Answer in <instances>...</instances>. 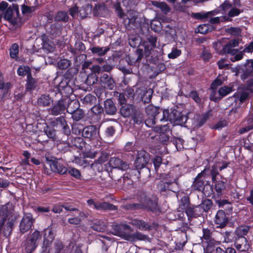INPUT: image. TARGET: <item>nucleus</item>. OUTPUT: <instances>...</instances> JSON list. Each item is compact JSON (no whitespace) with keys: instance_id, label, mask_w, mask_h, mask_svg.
<instances>
[{"instance_id":"774afa93","label":"nucleus","mask_w":253,"mask_h":253,"mask_svg":"<svg viewBox=\"0 0 253 253\" xmlns=\"http://www.w3.org/2000/svg\"><path fill=\"white\" fill-rule=\"evenodd\" d=\"M114 6L118 16H119L121 18H122L124 15V13L123 12V10L121 7L120 4L119 3H116L114 5Z\"/></svg>"},{"instance_id":"1a4fd4ad","label":"nucleus","mask_w":253,"mask_h":253,"mask_svg":"<svg viewBox=\"0 0 253 253\" xmlns=\"http://www.w3.org/2000/svg\"><path fill=\"white\" fill-rule=\"evenodd\" d=\"M203 236L201 238L202 243L205 246L206 244L207 248H211L218 245L220 242L215 241L212 237V232L208 228H203Z\"/></svg>"},{"instance_id":"8fccbe9b","label":"nucleus","mask_w":253,"mask_h":253,"mask_svg":"<svg viewBox=\"0 0 253 253\" xmlns=\"http://www.w3.org/2000/svg\"><path fill=\"white\" fill-rule=\"evenodd\" d=\"M36 243H33L31 240H28L27 242L25 249L27 253H31L37 248Z\"/></svg>"},{"instance_id":"7ed1b4c3","label":"nucleus","mask_w":253,"mask_h":253,"mask_svg":"<svg viewBox=\"0 0 253 253\" xmlns=\"http://www.w3.org/2000/svg\"><path fill=\"white\" fill-rule=\"evenodd\" d=\"M131 227L126 224L120 225L116 226L115 235L119 236L126 240L135 242L137 240H145L147 236L139 232L129 233L126 232L129 231Z\"/></svg>"},{"instance_id":"9d476101","label":"nucleus","mask_w":253,"mask_h":253,"mask_svg":"<svg viewBox=\"0 0 253 253\" xmlns=\"http://www.w3.org/2000/svg\"><path fill=\"white\" fill-rule=\"evenodd\" d=\"M79 107V102L76 100L71 101L67 107V112L72 114V118L76 121L81 120L84 116V112Z\"/></svg>"},{"instance_id":"393cba45","label":"nucleus","mask_w":253,"mask_h":253,"mask_svg":"<svg viewBox=\"0 0 253 253\" xmlns=\"http://www.w3.org/2000/svg\"><path fill=\"white\" fill-rule=\"evenodd\" d=\"M104 109L107 114L113 115L117 112V108L111 99H107L104 102Z\"/></svg>"},{"instance_id":"f704fd0d","label":"nucleus","mask_w":253,"mask_h":253,"mask_svg":"<svg viewBox=\"0 0 253 253\" xmlns=\"http://www.w3.org/2000/svg\"><path fill=\"white\" fill-rule=\"evenodd\" d=\"M27 83L26 89L29 91H31L35 88L37 86V83L35 79L31 77V75H28L27 77Z\"/></svg>"},{"instance_id":"2eb2a0df","label":"nucleus","mask_w":253,"mask_h":253,"mask_svg":"<svg viewBox=\"0 0 253 253\" xmlns=\"http://www.w3.org/2000/svg\"><path fill=\"white\" fill-rule=\"evenodd\" d=\"M51 124L53 126L62 129L63 132L66 135H70L71 133L70 129L63 116L56 118L55 120L51 122Z\"/></svg>"},{"instance_id":"20e7f679","label":"nucleus","mask_w":253,"mask_h":253,"mask_svg":"<svg viewBox=\"0 0 253 253\" xmlns=\"http://www.w3.org/2000/svg\"><path fill=\"white\" fill-rule=\"evenodd\" d=\"M139 208L147 209L153 212H157L160 211L158 205L157 199L156 197L150 198L145 193L141 195L139 199Z\"/></svg>"},{"instance_id":"5701e85b","label":"nucleus","mask_w":253,"mask_h":253,"mask_svg":"<svg viewBox=\"0 0 253 253\" xmlns=\"http://www.w3.org/2000/svg\"><path fill=\"white\" fill-rule=\"evenodd\" d=\"M120 112L121 115L124 117H129L133 115L134 113V108L132 105L125 104L122 105Z\"/></svg>"},{"instance_id":"ddd939ff","label":"nucleus","mask_w":253,"mask_h":253,"mask_svg":"<svg viewBox=\"0 0 253 253\" xmlns=\"http://www.w3.org/2000/svg\"><path fill=\"white\" fill-rule=\"evenodd\" d=\"M66 110H67V107L65 101L63 100H59L56 103L53 105L52 107L49 108L48 111L50 114L57 116L62 114H65Z\"/></svg>"},{"instance_id":"338daca9","label":"nucleus","mask_w":253,"mask_h":253,"mask_svg":"<svg viewBox=\"0 0 253 253\" xmlns=\"http://www.w3.org/2000/svg\"><path fill=\"white\" fill-rule=\"evenodd\" d=\"M153 162L155 167V170H157L162 163V158L160 156H156L154 158Z\"/></svg>"},{"instance_id":"09e8293b","label":"nucleus","mask_w":253,"mask_h":253,"mask_svg":"<svg viewBox=\"0 0 253 253\" xmlns=\"http://www.w3.org/2000/svg\"><path fill=\"white\" fill-rule=\"evenodd\" d=\"M42 236L40 232L37 230L35 231L29 238V240H31V242L33 243H36V245H38V241L41 239Z\"/></svg>"},{"instance_id":"c85d7f7f","label":"nucleus","mask_w":253,"mask_h":253,"mask_svg":"<svg viewBox=\"0 0 253 253\" xmlns=\"http://www.w3.org/2000/svg\"><path fill=\"white\" fill-rule=\"evenodd\" d=\"M223 239V242L226 243H232L234 242L236 238L235 232L233 233L231 231H225L222 234Z\"/></svg>"},{"instance_id":"a18cd8bd","label":"nucleus","mask_w":253,"mask_h":253,"mask_svg":"<svg viewBox=\"0 0 253 253\" xmlns=\"http://www.w3.org/2000/svg\"><path fill=\"white\" fill-rule=\"evenodd\" d=\"M212 203L210 199L205 200L200 205L201 208L205 211H208L212 207Z\"/></svg>"},{"instance_id":"0e129e2a","label":"nucleus","mask_w":253,"mask_h":253,"mask_svg":"<svg viewBox=\"0 0 253 253\" xmlns=\"http://www.w3.org/2000/svg\"><path fill=\"white\" fill-rule=\"evenodd\" d=\"M229 115L233 116L234 118H238L241 115V111L240 108H236L232 109L229 113Z\"/></svg>"},{"instance_id":"a19ab883","label":"nucleus","mask_w":253,"mask_h":253,"mask_svg":"<svg viewBox=\"0 0 253 253\" xmlns=\"http://www.w3.org/2000/svg\"><path fill=\"white\" fill-rule=\"evenodd\" d=\"M17 73L19 76H24L27 75H31L30 69L28 66H21L17 70Z\"/></svg>"},{"instance_id":"412c9836","label":"nucleus","mask_w":253,"mask_h":253,"mask_svg":"<svg viewBox=\"0 0 253 253\" xmlns=\"http://www.w3.org/2000/svg\"><path fill=\"white\" fill-rule=\"evenodd\" d=\"M223 51L224 53H229L231 55H235L234 57L231 58V60L233 62H235L236 61H239L241 60L243 58V54L241 53H239L236 54L238 52L237 49H234L231 47V46H229L228 47H227V44H225L223 47Z\"/></svg>"},{"instance_id":"58836bf2","label":"nucleus","mask_w":253,"mask_h":253,"mask_svg":"<svg viewBox=\"0 0 253 253\" xmlns=\"http://www.w3.org/2000/svg\"><path fill=\"white\" fill-rule=\"evenodd\" d=\"M98 77L94 74H89L85 81V84L88 85H92L97 83Z\"/></svg>"},{"instance_id":"4c0bfd02","label":"nucleus","mask_w":253,"mask_h":253,"mask_svg":"<svg viewBox=\"0 0 253 253\" xmlns=\"http://www.w3.org/2000/svg\"><path fill=\"white\" fill-rule=\"evenodd\" d=\"M232 86H224L218 90V93L221 97H223L233 91Z\"/></svg>"},{"instance_id":"69168bd1","label":"nucleus","mask_w":253,"mask_h":253,"mask_svg":"<svg viewBox=\"0 0 253 253\" xmlns=\"http://www.w3.org/2000/svg\"><path fill=\"white\" fill-rule=\"evenodd\" d=\"M74 145L77 148L83 147L84 145L83 139L81 137H76L74 141Z\"/></svg>"},{"instance_id":"4d7b16f0","label":"nucleus","mask_w":253,"mask_h":253,"mask_svg":"<svg viewBox=\"0 0 253 253\" xmlns=\"http://www.w3.org/2000/svg\"><path fill=\"white\" fill-rule=\"evenodd\" d=\"M143 45L144 47V54L147 57L149 56L151 53L152 50L155 47H151V45H149V42H144Z\"/></svg>"},{"instance_id":"de8ad7c7","label":"nucleus","mask_w":253,"mask_h":253,"mask_svg":"<svg viewBox=\"0 0 253 253\" xmlns=\"http://www.w3.org/2000/svg\"><path fill=\"white\" fill-rule=\"evenodd\" d=\"M181 53V50L178 49L176 47H173L171 51L168 54V57L170 59H174L179 56Z\"/></svg>"},{"instance_id":"aec40b11","label":"nucleus","mask_w":253,"mask_h":253,"mask_svg":"<svg viewBox=\"0 0 253 253\" xmlns=\"http://www.w3.org/2000/svg\"><path fill=\"white\" fill-rule=\"evenodd\" d=\"M234 245L236 248L240 252L248 251L250 249V245L246 238L241 239L236 238L234 241Z\"/></svg>"},{"instance_id":"6ab92c4d","label":"nucleus","mask_w":253,"mask_h":253,"mask_svg":"<svg viewBox=\"0 0 253 253\" xmlns=\"http://www.w3.org/2000/svg\"><path fill=\"white\" fill-rule=\"evenodd\" d=\"M101 85L104 88L113 89L115 87V82L113 79L107 74H104L100 78Z\"/></svg>"},{"instance_id":"39448f33","label":"nucleus","mask_w":253,"mask_h":253,"mask_svg":"<svg viewBox=\"0 0 253 253\" xmlns=\"http://www.w3.org/2000/svg\"><path fill=\"white\" fill-rule=\"evenodd\" d=\"M16 219V216L11 212L8 213L0 221V233L2 232L4 236L10 235Z\"/></svg>"},{"instance_id":"603ef678","label":"nucleus","mask_w":253,"mask_h":253,"mask_svg":"<svg viewBox=\"0 0 253 253\" xmlns=\"http://www.w3.org/2000/svg\"><path fill=\"white\" fill-rule=\"evenodd\" d=\"M210 26L209 24L200 25L197 29V32L202 34H205L209 31Z\"/></svg>"},{"instance_id":"c03bdc74","label":"nucleus","mask_w":253,"mask_h":253,"mask_svg":"<svg viewBox=\"0 0 253 253\" xmlns=\"http://www.w3.org/2000/svg\"><path fill=\"white\" fill-rule=\"evenodd\" d=\"M70 61L66 59H62L58 62V67L59 69L64 70L70 66Z\"/></svg>"},{"instance_id":"e2e57ef3","label":"nucleus","mask_w":253,"mask_h":253,"mask_svg":"<svg viewBox=\"0 0 253 253\" xmlns=\"http://www.w3.org/2000/svg\"><path fill=\"white\" fill-rule=\"evenodd\" d=\"M219 7L224 11H226L229 9H231L232 7V5L229 0H225Z\"/></svg>"},{"instance_id":"0eeeda50","label":"nucleus","mask_w":253,"mask_h":253,"mask_svg":"<svg viewBox=\"0 0 253 253\" xmlns=\"http://www.w3.org/2000/svg\"><path fill=\"white\" fill-rule=\"evenodd\" d=\"M4 19L8 21L11 24L19 26L21 22V18L19 17L18 8L16 6H9L4 13Z\"/></svg>"},{"instance_id":"5fc2aeb1","label":"nucleus","mask_w":253,"mask_h":253,"mask_svg":"<svg viewBox=\"0 0 253 253\" xmlns=\"http://www.w3.org/2000/svg\"><path fill=\"white\" fill-rule=\"evenodd\" d=\"M130 46L132 47H135L140 43V40L139 37H131L129 39L128 41Z\"/></svg>"},{"instance_id":"49530a36","label":"nucleus","mask_w":253,"mask_h":253,"mask_svg":"<svg viewBox=\"0 0 253 253\" xmlns=\"http://www.w3.org/2000/svg\"><path fill=\"white\" fill-rule=\"evenodd\" d=\"M19 52V45L17 43H14L10 48V55L12 58L17 57Z\"/></svg>"},{"instance_id":"6e6d98bb","label":"nucleus","mask_w":253,"mask_h":253,"mask_svg":"<svg viewBox=\"0 0 253 253\" xmlns=\"http://www.w3.org/2000/svg\"><path fill=\"white\" fill-rule=\"evenodd\" d=\"M151 27L155 32H159L161 30V23L157 20H153L151 23Z\"/></svg>"},{"instance_id":"cd10ccee","label":"nucleus","mask_w":253,"mask_h":253,"mask_svg":"<svg viewBox=\"0 0 253 253\" xmlns=\"http://www.w3.org/2000/svg\"><path fill=\"white\" fill-rule=\"evenodd\" d=\"M117 210V207L107 202H99L98 205V211H115Z\"/></svg>"},{"instance_id":"864d4df0","label":"nucleus","mask_w":253,"mask_h":253,"mask_svg":"<svg viewBox=\"0 0 253 253\" xmlns=\"http://www.w3.org/2000/svg\"><path fill=\"white\" fill-rule=\"evenodd\" d=\"M218 164H215L212 166L211 169V175L212 181H214L216 179V176L218 174Z\"/></svg>"},{"instance_id":"680f3d73","label":"nucleus","mask_w":253,"mask_h":253,"mask_svg":"<svg viewBox=\"0 0 253 253\" xmlns=\"http://www.w3.org/2000/svg\"><path fill=\"white\" fill-rule=\"evenodd\" d=\"M69 14L73 18H76L79 14V10L78 7L75 5L69 10Z\"/></svg>"},{"instance_id":"c756f323","label":"nucleus","mask_w":253,"mask_h":253,"mask_svg":"<svg viewBox=\"0 0 253 253\" xmlns=\"http://www.w3.org/2000/svg\"><path fill=\"white\" fill-rule=\"evenodd\" d=\"M110 48L107 47L94 46L90 48L91 52L98 56L104 55Z\"/></svg>"},{"instance_id":"7c9ffc66","label":"nucleus","mask_w":253,"mask_h":253,"mask_svg":"<svg viewBox=\"0 0 253 253\" xmlns=\"http://www.w3.org/2000/svg\"><path fill=\"white\" fill-rule=\"evenodd\" d=\"M92 228L95 231L104 232L106 229V225L102 221L96 220L93 222Z\"/></svg>"},{"instance_id":"dca6fc26","label":"nucleus","mask_w":253,"mask_h":253,"mask_svg":"<svg viewBox=\"0 0 253 253\" xmlns=\"http://www.w3.org/2000/svg\"><path fill=\"white\" fill-rule=\"evenodd\" d=\"M82 135L89 140L97 139L99 136V131L94 126H90L83 129Z\"/></svg>"},{"instance_id":"a878e982","label":"nucleus","mask_w":253,"mask_h":253,"mask_svg":"<svg viewBox=\"0 0 253 253\" xmlns=\"http://www.w3.org/2000/svg\"><path fill=\"white\" fill-rule=\"evenodd\" d=\"M52 102L53 100L49 95L43 94L38 99L37 103L39 106L45 107L49 106Z\"/></svg>"},{"instance_id":"b1692460","label":"nucleus","mask_w":253,"mask_h":253,"mask_svg":"<svg viewBox=\"0 0 253 253\" xmlns=\"http://www.w3.org/2000/svg\"><path fill=\"white\" fill-rule=\"evenodd\" d=\"M250 228L251 227L248 225H241L238 226L235 230L236 238H238V239L246 238L245 236L248 234Z\"/></svg>"},{"instance_id":"72a5a7b5","label":"nucleus","mask_w":253,"mask_h":253,"mask_svg":"<svg viewBox=\"0 0 253 253\" xmlns=\"http://www.w3.org/2000/svg\"><path fill=\"white\" fill-rule=\"evenodd\" d=\"M92 11V6L90 4H86L84 6L82 7L79 10V15L82 18L87 17L90 14Z\"/></svg>"},{"instance_id":"f3484780","label":"nucleus","mask_w":253,"mask_h":253,"mask_svg":"<svg viewBox=\"0 0 253 253\" xmlns=\"http://www.w3.org/2000/svg\"><path fill=\"white\" fill-rule=\"evenodd\" d=\"M137 92L141 94V99L144 102L149 103L151 99L153 90L150 88H148L143 86L140 87Z\"/></svg>"},{"instance_id":"37998d69","label":"nucleus","mask_w":253,"mask_h":253,"mask_svg":"<svg viewBox=\"0 0 253 253\" xmlns=\"http://www.w3.org/2000/svg\"><path fill=\"white\" fill-rule=\"evenodd\" d=\"M177 181V179H174L173 181L166 182L165 185V190L168 189L175 192L176 188L173 186H178Z\"/></svg>"},{"instance_id":"2f4dec72","label":"nucleus","mask_w":253,"mask_h":253,"mask_svg":"<svg viewBox=\"0 0 253 253\" xmlns=\"http://www.w3.org/2000/svg\"><path fill=\"white\" fill-rule=\"evenodd\" d=\"M69 16L67 12L60 11L56 13L54 17V20L56 21L66 22L68 21Z\"/></svg>"},{"instance_id":"bb28decb","label":"nucleus","mask_w":253,"mask_h":253,"mask_svg":"<svg viewBox=\"0 0 253 253\" xmlns=\"http://www.w3.org/2000/svg\"><path fill=\"white\" fill-rule=\"evenodd\" d=\"M152 4L160 9L161 11L165 14L168 13L169 12L170 9L168 5L165 2H159L158 1H152Z\"/></svg>"},{"instance_id":"4be33fe9","label":"nucleus","mask_w":253,"mask_h":253,"mask_svg":"<svg viewBox=\"0 0 253 253\" xmlns=\"http://www.w3.org/2000/svg\"><path fill=\"white\" fill-rule=\"evenodd\" d=\"M50 167L53 172H57L60 174H65L68 171L67 169L58 161L51 162Z\"/></svg>"},{"instance_id":"bf43d9fd","label":"nucleus","mask_w":253,"mask_h":253,"mask_svg":"<svg viewBox=\"0 0 253 253\" xmlns=\"http://www.w3.org/2000/svg\"><path fill=\"white\" fill-rule=\"evenodd\" d=\"M143 49H137L136 51V54L137 55V57L135 60L132 61H131L130 64H136L137 63L139 62L143 57Z\"/></svg>"},{"instance_id":"79ce46f5","label":"nucleus","mask_w":253,"mask_h":253,"mask_svg":"<svg viewBox=\"0 0 253 253\" xmlns=\"http://www.w3.org/2000/svg\"><path fill=\"white\" fill-rule=\"evenodd\" d=\"M154 130L160 133H165L170 131V126L168 125L163 126H156L154 127Z\"/></svg>"},{"instance_id":"f03ea898","label":"nucleus","mask_w":253,"mask_h":253,"mask_svg":"<svg viewBox=\"0 0 253 253\" xmlns=\"http://www.w3.org/2000/svg\"><path fill=\"white\" fill-rule=\"evenodd\" d=\"M146 112L150 118L145 121V124L147 126L149 125H154L158 121H164L168 116V110L160 109L152 105H149L146 108Z\"/></svg>"},{"instance_id":"473e14b6","label":"nucleus","mask_w":253,"mask_h":253,"mask_svg":"<svg viewBox=\"0 0 253 253\" xmlns=\"http://www.w3.org/2000/svg\"><path fill=\"white\" fill-rule=\"evenodd\" d=\"M217 13V12L215 10L209 11L208 12H199L193 13L194 17L197 19H202L207 18L211 16H213Z\"/></svg>"},{"instance_id":"f257e3e1","label":"nucleus","mask_w":253,"mask_h":253,"mask_svg":"<svg viewBox=\"0 0 253 253\" xmlns=\"http://www.w3.org/2000/svg\"><path fill=\"white\" fill-rule=\"evenodd\" d=\"M54 238L53 231L50 228L43 230V241L42 253H60L63 248L61 242L56 241L52 243Z\"/></svg>"},{"instance_id":"ea45409f","label":"nucleus","mask_w":253,"mask_h":253,"mask_svg":"<svg viewBox=\"0 0 253 253\" xmlns=\"http://www.w3.org/2000/svg\"><path fill=\"white\" fill-rule=\"evenodd\" d=\"M225 188V185L223 181H217L215 185V189L217 196H221L222 194V191Z\"/></svg>"},{"instance_id":"e433bc0d","label":"nucleus","mask_w":253,"mask_h":253,"mask_svg":"<svg viewBox=\"0 0 253 253\" xmlns=\"http://www.w3.org/2000/svg\"><path fill=\"white\" fill-rule=\"evenodd\" d=\"M190 202L187 196H183L180 200L179 205V211H184L189 206Z\"/></svg>"},{"instance_id":"f8f14e48","label":"nucleus","mask_w":253,"mask_h":253,"mask_svg":"<svg viewBox=\"0 0 253 253\" xmlns=\"http://www.w3.org/2000/svg\"><path fill=\"white\" fill-rule=\"evenodd\" d=\"M213 222L216 228H224L228 222V218L224 211L221 210H218L214 216Z\"/></svg>"},{"instance_id":"423d86ee","label":"nucleus","mask_w":253,"mask_h":253,"mask_svg":"<svg viewBox=\"0 0 253 253\" xmlns=\"http://www.w3.org/2000/svg\"><path fill=\"white\" fill-rule=\"evenodd\" d=\"M209 171L208 168H205L203 171L199 173L195 178V180L192 184V187L194 189L198 191L203 190L205 191L206 188H210L209 192H205V194L210 195L212 192V188L210 185H206L205 187L204 182L203 179H205L208 177L209 174L207 173Z\"/></svg>"},{"instance_id":"052dcab7","label":"nucleus","mask_w":253,"mask_h":253,"mask_svg":"<svg viewBox=\"0 0 253 253\" xmlns=\"http://www.w3.org/2000/svg\"><path fill=\"white\" fill-rule=\"evenodd\" d=\"M95 100V97L90 94L86 95L83 99V102L86 104H92Z\"/></svg>"},{"instance_id":"13d9d810","label":"nucleus","mask_w":253,"mask_h":253,"mask_svg":"<svg viewBox=\"0 0 253 253\" xmlns=\"http://www.w3.org/2000/svg\"><path fill=\"white\" fill-rule=\"evenodd\" d=\"M225 31L232 35H239L241 33V30L239 28L235 27L228 28L225 29Z\"/></svg>"},{"instance_id":"4468645a","label":"nucleus","mask_w":253,"mask_h":253,"mask_svg":"<svg viewBox=\"0 0 253 253\" xmlns=\"http://www.w3.org/2000/svg\"><path fill=\"white\" fill-rule=\"evenodd\" d=\"M34 219L30 213H26L23 216L20 225L21 232L24 233L29 230L33 225Z\"/></svg>"},{"instance_id":"c9c22d12","label":"nucleus","mask_w":253,"mask_h":253,"mask_svg":"<svg viewBox=\"0 0 253 253\" xmlns=\"http://www.w3.org/2000/svg\"><path fill=\"white\" fill-rule=\"evenodd\" d=\"M226 77H223L220 75L218 76L217 78L211 84V88L215 89L218 86L220 85L224 81L226 80Z\"/></svg>"},{"instance_id":"a211bd4d","label":"nucleus","mask_w":253,"mask_h":253,"mask_svg":"<svg viewBox=\"0 0 253 253\" xmlns=\"http://www.w3.org/2000/svg\"><path fill=\"white\" fill-rule=\"evenodd\" d=\"M109 164L110 166L113 169H119L125 170L128 168V166L126 163L116 157L111 158Z\"/></svg>"},{"instance_id":"3c124183","label":"nucleus","mask_w":253,"mask_h":253,"mask_svg":"<svg viewBox=\"0 0 253 253\" xmlns=\"http://www.w3.org/2000/svg\"><path fill=\"white\" fill-rule=\"evenodd\" d=\"M133 115V119L135 123L139 124L143 121V115L140 112H134Z\"/></svg>"},{"instance_id":"9b49d317","label":"nucleus","mask_w":253,"mask_h":253,"mask_svg":"<svg viewBox=\"0 0 253 253\" xmlns=\"http://www.w3.org/2000/svg\"><path fill=\"white\" fill-rule=\"evenodd\" d=\"M150 160L149 153L144 150L137 152L135 165L137 169H141L145 167Z\"/></svg>"},{"instance_id":"6e6552de","label":"nucleus","mask_w":253,"mask_h":253,"mask_svg":"<svg viewBox=\"0 0 253 253\" xmlns=\"http://www.w3.org/2000/svg\"><path fill=\"white\" fill-rule=\"evenodd\" d=\"M169 121L174 123L176 125H183L185 124L187 121V117L181 112L177 110H173L169 113L168 111V116L164 121Z\"/></svg>"}]
</instances>
